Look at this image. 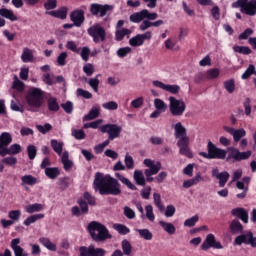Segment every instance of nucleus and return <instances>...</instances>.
I'll list each match as a JSON object with an SVG mask.
<instances>
[{
  "instance_id": "obj_1",
  "label": "nucleus",
  "mask_w": 256,
  "mask_h": 256,
  "mask_svg": "<svg viewBox=\"0 0 256 256\" xmlns=\"http://www.w3.org/2000/svg\"><path fill=\"white\" fill-rule=\"evenodd\" d=\"M93 186L95 191L99 189L100 195H121V184L111 175L103 176L101 172H97Z\"/></svg>"
},
{
  "instance_id": "obj_2",
  "label": "nucleus",
  "mask_w": 256,
  "mask_h": 256,
  "mask_svg": "<svg viewBox=\"0 0 256 256\" xmlns=\"http://www.w3.org/2000/svg\"><path fill=\"white\" fill-rule=\"evenodd\" d=\"M159 17L157 12H149L147 9H143L140 12H136L130 15V21L132 23H142L139 25L140 31H147V29L153 27V22Z\"/></svg>"
},
{
  "instance_id": "obj_3",
  "label": "nucleus",
  "mask_w": 256,
  "mask_h": 256,
  "mask_svg": "<svg viewBox=\"0 0 256 256\" xmlns=\"http://www.w3.org/2000/svg\"><path fill=\"white\" fill-rule=\"evenodd\" d=\"M88 231L94 241H107V239L113 237L109 233V229L97 221H92L88 224Z\"/></svg>"
},
{
  "instance_id": "obj_4",
  "label": "nucleus",
  "mask_w": 256,
  "mask_h": 256,
  "mask_svg": "<svg viewBox=\"0 0 256 256\" xmlns=\"http://www.w3.org/2000/svg\"><path fill=\"white\" fill-rule=\"evenodd\" d=\"M45 102V92L41 88H31L26 95V103L32 109H40Z\"/></svg>"
},
{
  "instance_id": "obj_5",
  "label": "nucleus",
  "mask_w": 256,
  "mask_h": 256,
  "mask_svg": "<svg viewBox=\"0 0 256 256\" xmlns=\"http://www.w3.org/2000/svg\"><path fill=\"white\" fill-rule=\"evenodd\" d=\"M207 152H199L200 157H204V159H227V150L217 147L211 141L207 144Z\"/></svg>"
},
{
  "instance_id": "obj_6",
  "label": "nucleus",
  "mask_w": 256,
  "mask_h": 256,
  "mask_svg": "<svg viewBox=\"0 0 256 256\" xmlns=\"http://www.w3.org/2000/svg\"><path fill=\"white\" fill-rule=\"evenodd\" d=\"M232 9H239L241 13L253 17L256 15V0H237L232 3Z\"/></svg>"
},
{
  "instance_id": "obj_7",
  "label": "nucleus",
  "mask_w": 256,
  "mask_h": 256,
  "mask_svg": "<svg viewBox=\"0 0 256 256\" xmlns=\"http://www.w3.org/2000/svg\"><path fill=\"white\" fill-rule=\"evenodd\" d=\"M169 101V111L173 117H183L187 105L183 99H177L175 96H170Z\"/></svg>"
},
{
  "instance_id": "obj_8",
  "label": "nucleus",
  "mask_w": 256,
  "mask_h": 256,
  "mask_svg": "<svg viewBox=\"0 0 256 256\" xmlns=\"http://www.w3.org/2000/svg\"><path fill=\"white\" fill-rule=\"evenodd\" d=\"M143 164L145 165V167H148V169L144 171L146 182L153 183V181H155L153 175H157V173L161 171V162H155L151 159H144Z\"/></svg>"
},
{
  "instance_id": "obj_9",
  "label": "nucleus",
  "mask_w": 256,
  "mask_h": 256,
  "mask_svg": "<svg viewBox=\"0 0 256 256\" xmlns=\"http://www.w3.org/2000/svg\"><path fill=\"white\" fill-rule=\"evenodd\" d=\"M87 33L92 37L95 43H105L107 40V30H105L99 23H95L89 27Z\"/></svg>"
},
{
  "instance_id": "obj_10",
  "label": "nucleus",
  "mask_w": 256,
  "mask_h": 256,
  "mask_svg": "<svg viewBox=\"0 0 256 256\" xmlns=\"http://www.w3.org/2000/svg\"><path fill=\"white\" fill-rule=\"evenodd\" d=\"M101 133H107L108 139L113 141L114 139H118L121 137V131L123 128L117 124H105L100 127Z\"/></svg>"
},
{
  "instance_id": "obj_11",
  "label": "nucleus",
  "mask_w": 256,
  "mask_h": 256,
  "mask_svg": "<svg viewBox=\"0 0 256 256\" xmlns=\"http://www.w3.org/2000/svg\"><path fill=\"white\" fill-rule=\"evenodd\" d=\"M252 152L251 151H246V152H241L237 148L230 147L228 148V155L226 158V161H245V159H249L251 157Z\"/></svg>"
},
{
  "instance_id": "obj_12",
  "label": "nucleus",
  "mask_w": 256,
  "mask_h": 256,
  "mask_svg": "<svg viewBox=\"0 0 256 256\" xmlns=\"http://www.w3.org/2000/svg\"><path fill=\"white\" fill-rule=\"evenodd\" d=\"M136 209H138L140 215V219H148L150 223L155 222V212H153V206L151 204L146 205L143 209L141 203L136 204Z\"/></svg>"
},
{
  "instance_id": "obj_13",
  "label": "nucleus",
  "mask_w": 256,
  "mask_h": 256,
  "mask_svg": "<svg viewBox=\"0 0 256 256\" xmlns=\"http://www.w3.org/2000/svg\"><path fill=\"white\" fill-rule=\"evenodd\" d=\"M111 10H113V6L109 4L103 5V4L93 3L90 5V13L94 17H97V15H99V17H105V15H107V11H111Z\"/></svg>"
},
{
  "instance_id": "obj_14",
  "label": "nucleus",
  "mask_w": 256,
  "mask_h": 256,
  "mask_svg": "<svg viewBox=\"0 0 256 256\" xmlns=\"http://www.w3.org/2000/svg\"><path fill=\"white\" fill-rule=\"evenodd\" d=\"M152 85L157 87L158 89H162V91H167L168 93H172V95H177L181 90V87L177 84H165L159 80L152 81Z\"/></svg>"
},
{
  "instance_id": "obj_15",
  "label": "nucleus",
  "mask_w": 256,
  "mask_h": 256,
  "mask_svg": "<svg viewBox=\"0 0 256 256\" xmlns=\"http://www.w3.org/2000/svg\"><path fill=\"white\" fill-rule=\"evenodd\" d=\"M211 247L214 249H223V245L215 240V235L208 234L205 241L201 245V249H203V251H207L208 249H211Z\"/></svg>"
},
{
  "instance_id": "obj_16",
  "label": "nucleus",
  "mask_w": 256,
  "mask_h": 256,
  "mask_svg": "<svg viewBox=\"0 0 256 256\" xmlns=\"http://www.w3.org/2000/svg\"><path fill=\"white\" fill-rule=\"evenodd\" d=\"M70 21L74 23L75 27H81L85 23V10L77 9L70 13Z\"/></svg>"
},
{
  "instance_id": "obj_17",
  "label": "nucleus",
  "mask_w": 256,
  "mask_h": 256,
  "mask_svg": "<svg viewBox=\"0 0 256 256\" xmlns=\"http://www.w3.org/2000/svg\"><path fill=\"white\" fill-rule=\"evenodd\" d=\"M174 136L177 141H186L189 139V136H187V128H185L181 122L174 125Z\"/></svg>"
},
{
  "instance_id": "obj_18",
  "label": "nucleus",
  "mask_w": 256,
  "mask_h": 256,
  "mask_svg": "<svg viewBox=\"0 0 256 256\" xmlns=\"http://www.w3.org/2000/svg\"><path fill=\"white\" fill-rule=\"evenodd\" d=\"M190 139L177 141V147H179V154L188 157V159H193V152L189 148Z\"/></svg>"
},
{
  "instance_id": "obj_19",
  "label": "nucleus",
  "mask_w": 256,
  "mask_h": 256,
  "mask_svg": "<svg viewBox=\"0 0 256 256\" xmlns=\"http://www.w3.org/2000/svg\"><path fill=\"white\" fill-rule=\"evenodd\" d=\"M212 177H215L216 179L219 180V187H225L227 185V181H229V172L224 171V172H219V169L214 168L212 170Z\"/></svg>"
},
{
  "instance_id": "obj_20",
  "label": "nucleus",
  "mask_w": 256,
  "mask_h": 256,
  "mask_svg": "<svg viewBox=\"0 0 256 256\" xmlns=\"http://www.w3.org/2000/svg\"><path fill=\"white\" fill-rule=\"evenodd\" d=\"M20 243H21L20 238H14L10 242V247L14 253V256H29V253L25 252V249L19 246Z\"/></svg>"
},
{
  "instance_id": "obj_21",
  "label": "nucleus",
  "mask_w": 256,
  "mask_h": 256,
  "mask_svg": "<svg viewBox=\"0 0 256 256\" xmlns=\"http://www.w3.org/2000/svg\"><path fill=\"white\" fill-rule=\"evenodd\" d=\"M231 215L237 217L243 223H249V212L245 208L237 207L231 210Z\"/></svg>"
},
{
  "instance_id": "obj_22",
  "label": "nucleus",
  "mask_w": 256,
  "mask_h": 256,
  "mask_svg": "<svg viewBox=\"0 0 256 256\" xmlns=\"http://www.w3.org/2000/svg\"><path fill=\"white\" fill-rule=\"evenodd\" d=\"M13 141V137L9 134V132H3L0 135V155L5 151L6 148L11 145Z\"/></svg>"
},
{
  "instance_id": "obj_23",
  "label": "nucleus",
  "mask_w": 256,
  "mask_h": 256,
  "mask_svg": "<svg viewBox=\"0 0 256 256\" xmlns=\"http://www.w3.org/2000/svg\"><path fill=\"white\" fill-rule=\"evenodd\" d=\"M68 12H69V8H67L66 6H63L58 10L46 12V15H50V17H55L56 19L65 20L67 19Z\"/></svg>"
},
{
  "instance_id": "obj_24",
  "label": "nucleus",
  "mask_w": 256,
  "mask_h": 256,
  "mask_svg": "<svg viewBox=\"0 0 256 256\" xmlns=\"http://www.w3.org/2000/svg\"><path fill=\"white\" fill-rule=\"evenodd\" d=\"M229 229L232 235H240L243 233V224L238 219H234L230 222Z\"/></svg>"
},
{
  "instance_id": "obj_25",
  "label": "nucleus",
  "mask_w": 256,
  "mask_h": 256,
  "mask_svg": "<svg viewBox=\"0 0 256 256\" xmlns=\"http://www.w3.org/2000/svg\"><path fill=\"white\" fill-rule=\"evenodd\" d=\"M22 148L19 144H12L10 147L6 148L4 152L0 155L1 157H5L6 155H19L21 153Z\"/></svg>"
},
{
  "instance_id": "obj_26",
  "label": "nucleus",
  "mask_w": 256,
  "mask_h": 256,
  "mask_svg": "<svg viewBox=\"0 0 256 256\" xmlns=\"http://www.w3.org/2000/svg\"><path fill=\"white\" fill-rule=\"evenodd\" d=\"M131 37V30L127 28L116 29L115 39L116 41H123V39H129Z\"/></svg>"
},
{
  "instance_id": "obj_27",
  "label": "nucleus",
  "mask_w": 256,
  "mask_h": 256,
  "mask_svg": "<svg viewBox=\"0 0 256 256\" xmlns=\"http://www.w3.org/2000/svg\"><path fill=\"white\" fill-rule=\"evenodd\" d=\"M21 60L23 63H33L35 61V56L33 55V50L29 48H23Z\"/></svg>"
},
{
  "instance_id": "obj_28",
  "label": "nucleus",
  "mask_w": 256,
  "mask_h": 256,
  "mask_svg": "<svg viewBox=\"0 0 256 256\" xmlns=\"http://www.w3.org/2000/svg\"><path fill=\"white\" fill-rule=\"evenodd\" d=\"M37 183H39V179L35 178L33 175H24L21 177L22 187H25V185L33 187V185H37Z\"/></svg>"
},
{
  "instance_id": "obj_29",
  "label": "nucleus",
  "mask_w": 256,
  "mask_h": 256,
  "mask_svg": "<svg viewBox=\"0 0 256 256\" xmlns=\"http://www.w3.org/2000/svg\"><path fill=\"white\" fill-rule=\"evenodd\" d=\"M133 179H134L136 185H139L140 187H145L146 180H145V175L143 174V171L135 170Z\"/></svg>"
},
{
  "instance_id": "obj_30",
  "label": "nucleus",
  "mask_w": 256,
  "mask_h": 256,
  "mask_svg": "<svg viewBox=\"0 0 256 256\" xmlns=\"http://www.w3.org/2000/svg\"><path fill=\"white\" fill-rule=\"evenodd\" d=\"M60 157L63 163L64 170L71 171V169L73 168V161L69 160V152L64 151Z\"/></svg>"
},
{
  "instance_id": "obj_31",
  "label": "nucleus",
  "mask_w": 256,
  "mask_h": 256,
  "mask_svg": "<svg viewBox=\"0 0 256 256\" xmlns=\"http://www.w3.org/2000/svg\"><path fill=\"white\" fill-rule=\"evenodd\" d=\"M39 243L43 245L48 251H57V246L51 242V240L47 237L39 238Z\"/></svg>"
},
{
  "instance_id": "obj_32",
  "label": "nucleus",
  "mask_w": 256,
  "mask_h": 256,
  "mask_svg": "<svg viewBox=\"0 0 256 256\" xmlns=\"http://www.w3.org/2000/svg\"><path fill=\"white\" fill-rule=\"evenodd\" d=\"M203 178L201 177V173L196 174V176L190 180H185L183 182L184 189H189V187H193V185H197Z\"/></svg>"
},
{
  "instance_id": "obj_33",
  "label": "nucleus",
  "mask_w": 256,
  "mask_h": 256,
  "mask_svg": "<svg viewBox=\"0 0 256 256\" xmlns=\"http://www.w3.org/2000/svg\"><path fill=\"white\" fill-rule=\"evenodd\" d=\"M100 113H101V109L94 106L89 111V113L84 116L83 121H91L93 119H97Z\"/></svg>"
},
{
  "instance_id": "obj_34",
  "label": "nucleus",
  "mask_w": 256,
  "mask_h": 256,
  "mask_svg": "<svg viewBox=\"0 0 256 256\" xmlns=\"http://www.w3.org/2000/svg\"><path fill=\"white\" fill-rule=\"evenodd\" d=\"M115 177L123 183V185H126L128 189H131L132 191H137V186L135 184H132L128 178H125V176L121 175L120 173H116Z\"/></svg>"
},
{
  "instance_id": "obj_35",
  "label": "nucleus",
  "mask_w": 256,
  "mask_h": 256,
  "mask_svg": "<svg viewBox=\"0 0 256 256\" xmlns=\"http://www.w3.org/2000/svg\"><path fill=\"white\" fill-rule=\"evenodd\" d=\"M63 142L62 141H57L55 139L51 140V147L53 149V151H55V153H57V155H59V157H61L63 155Z\"/></svg>"
},
{
  "instance_id": "obj_36",
  "label": "nucleus",
  "mask_w": 256,
  "mask_h": 256,
  "mask_svg": "<svg viewBox=\"0 0 256 256\" xmlns=\"http://www.w3.org/2000/svg\"><path fill=\"white\" fill-rule=\"evenodd\" d=\"M221 75V70L218 68H211L206 71L205 79L208 81H211L213 79H217Z\"/></svg>"
},
{
  "instance_id": "obj_37",
  "label": "nucleus",
  "mask_w": 256,
  "mask_h": 256,
  "mask_svg": "<svg viewBox=\"0 0 256 256\" xmlns=\"http://www.w3.org/2000/svg\"><path fill=\"white\" fill-rule=\"evenodd\" d=\"M121 247H122L123 255H127V256L131 255L133 251V246L131 245V242H129V240L127 239L122 240Z\"/></svg>"
},
{
  "instance_id": "obj_38",
  "label": "nucleus",
  "mask_w": 256,
  "mask_h": 256,
  "mask_svg": "<svg viewBox=\"0 0 256 256\" xmlns=\"http://www.w3.org/2000/svg\"><path fill=\"white\" fill-rule=\"evenodd\" d=\"M159 225H160V227H162V229H164V231H166V233H168L169 235H174L176 229H175V225H173V223L160 221Z\"/></svg>"
},
{
  "instance_id": "obj_39",
  "label": "nucleus",
  "mask_w": 256,
  "mask_h": 256,
  "mask_svg": "<svg viewBox=\"0 0 256 256\" xmlns=\"http://www.w3.org/2000/svg\"><path fill=\"white\" fill-rule=\"evenodd\" d=\"M153 199H154V205L159 209L161 213L165 211V205H163V201H161V194L155 192L153 194Z\"/></svg>"
},
{
  "instance_id": "obj_40",
  "label": "nucleus",
  "mask_w": 256,
  "mask_h": 256,
  "mask_svg": "<svg viewBox=\"0 0 256 256\" xmlns=\"http://www.w3.org/2000/svg\"><path fill=\"white\" fill-rule=\"evenodd\" d=\"M137 233L140 235L141 239H144L145 241H151L153 239V233L147 229H136Z\"/></svg>"
},
{
  "instance_id": "obj_41",
  "label": "nucleus",
  "mask_w": 256,
  "mask_h": 256,
  "mask_svg": "<svg viewBox=\"0 0 256 256\" xmlns=\"http://www.w3.org/2000/svg\"><path fill=\"white\" fill-rule=\"evenodd\" d=\"M223 86L225 91H227V93H229L230 95L235 93V79L231 78L229 80L224 81Z\"/></svg>"
},
{
  "instance_id": "obj_42",
  "label": "nucleus",
  "mask_w": 256,
  "mask_h": 256,
  "mask_svg": "<svg viewBox=\"0 0 256 256\" xmlns=\"http://www.w3.org/2000/svg\"><path fill=\"white\" fill-rule=\"evenodd\" d=\"M0 15H1V17H4L5 19H9L10 21H17V17L13 13V11L9 10L7 8L0 9Z\"/></svg>"
},
{
  "instance_id": "obj_43",
  "label": "nucleus",
  "mask_w": 256,
  "mask_h": 256,
  "mask_svg": "<svg viewBox=\"0 0 256 256\" xmlns=\"http://www.w3.org/2000/svg\"><path fill=\"white\" fill-rule=\"evenodd\" d=\"M26 213H39V211H43V205L40 203L30 204L25 207Z\"/></svg>"
},
{
  "instance_id": "obj_44",
  "label": "nucleus",
  "mask_w": 256,
  "mask_h": 256,
  "mask_svg": "<svg viewBox=\"0 0 256 256\" xmlns=\"http://www.w3.org/2000/svg\"><path fill=\"white\" fill-rule=\"evenodd\" d=\"M44 218H45V214H35L32 216H29L24 220V225H26V227H29V225L35 223L36 221H39V219H44Z\"/></svg>"
},
{
  "instance_id": "obj_45",
  "label": "nucleus",
  "mask_w": 256,
  "mask_h": 256,
  "mask_svg": "<svg viewBox=\"0 0 256 256\" xmlns=\"http://www.w3.org/2000/svg\"><path fill=\"white\" fill-rule=\"evenodd\" d=\"M99 77H101V75L98 74L88 81V85L91 87V89H93L94 93H99Z\"/></svg>"
},
{
  "instance_id": "obj_46",
  "label": "nucleus",
  "mask_w": 256,
  "mask_h": 256,
  "mask_svg": "<svg viewBox=\"0 0 256 256\" xmlns=\"http://www.w3.org/2000/svg\"><path fill=\"white\" fill-rule=\"evenodd\" d=\"M45 175L49 179H57V177H59V175H60L59 168H57V167L46 168Z\"/></svg>"
},
{
  "instance_id": "obj_47",
  "label": "nucleus",
  "mask_w": 256,
  "mask_h": 256,
  "mask_svg": "<svg viewBox=\"0 0 256 256\" xmlns=\"http://www.w3.org/2000/svg\"><path fill=\"white\" fill-rule=\"evenodd\" d=\"M233 51L235 53H240L241 55H251L252 50L249 48V46H233Z\"/></svg>"
},
{
  "instance_id": "obj_48",
  "label": "nucleus",
  "mask_w": 256,
  "mask_h": 256,
  "mask_svg": "<svg viewBox=\"0 0 256 256\" xmlns=\"http://www.w3.org/2000/svg\"><path fill=\"white\" fill-rule=\"evenodd\" d=\"M154 107L156 110H158L162 113H165V111H167V104L159 98H156L154 100Z\"/></svg>"
},
{
  "instance_id": "obj_49",
  "label": "nucleus",
  "mask_w": 256,
  "mask_h": 256,
  "mask_svg": "<svg viewBox=\"0 0 256 256\" xmlns=\"http://www.w3.org/2000/svg\"><path fill=\"white\" fill-rule=\"evenodd\" d=\"M125 167L128 170L135 169V161L133 160V156L129 155V153H126L124 158Z\"/></svg>"
},
{
  "instance_id": "obj_50",
  "label": "nucleus",
  "mask_w": 256,
  "mask_h": 256,
  "mask_svg": "<svg viewBox=\"0 0 256 256\" xmlns=\"http://www.w3.org/2000/svg\"><path fill=\"white\" fill-rule=\"evenodd\" d=\"M12 89H16L17 91H24L25 90V83L19 80L17 75L14 76V82L12 84Z\"/></svg>"
},
{
  "instance_id": "obj_51",
  "label": "nucleus",
  "mask_w": 256,
  "mask_h": 256,
  "mask_svg": "<svg viewBox=\"0 0 256 256\" xmlns=\"http://www.w3.org/2000/svg\"><path fill=\"white\" fill-rule=\"evenodd\" d=\"M47 103H48L49 111H54V112L59 111V103L57 102L56 98L50 97Z\"/></svg>"
},
{
  "instance_id": "obj_52",
  "label": "nucleus",
  "mask_w": 256,
  "mask_h": 256,
  "mask_svg": "<svg viewBox=\"0 0 256 256\" xmlns=\"http://www.w3.org/2000/svg\"><path fill=\"white\" fill-rule=\"evenodd\" d=\"M113 227L120 235H128V233H131V230L123 224H114Z\"/></svg>"
},
{
  "instance_id": "obj_53",
  "label": "nucleus",
  "mask_w": 256,
  "mask_h": 256,
  "mask_svg": "<svg viewBox=\"0 0 256 256\" xmlns=\"http://www.w3.org/2000/svg\"><path fill=\"white\" fill-rule=\"evenodd\" d=\"M143 40L141 39V36L137 34L136 36L129 39V45L131 47H141L143 45Z\"/></svg>"
},
{
  "instance_id": "obj_54",
  "label": "nucleus",
  "mask_w": 256,
  "mask_h": 256,
  "mask_svg": "<svg viewBox=\"0 0 256 256\" xmlns=\"http://www.w3.org/2000/svg\"><path fill=\"white\" fill-rule=\"evenodd\" d=\"M103 109L106 111H117L119 109V104L115 101H109L102 104Z\"/></svg>"
},
{
  "instance_id": "obj_55",
  "label": "nucleus",
  "mask_w": 256,
  "mask_h": 256,
  "mask_svg": "<svg viewBox=\"0 0 256 256\" xmlns=\"http://www.w3.org/2000/svg\"><path fill=\"white\" fill-rule=\"evenodd\" d=\"M80 57L83 61L87 62L89 61V55H91V49H89L88 46H84L81 48V51H79Z\"/></svg>"
},
{
  "instance_id": "obj_56",
  "label": "nucleus",
  "mask_w": 256,
  "mask_h": 256,
  "mask_svg": "<svg viewBox=\"0 0 256 256\" xmlns=\"http://www.w3.org/2000/svg\"><path fill=\"white\" fill-rule=\"evenodd\" d=\"M245 135H247V132L245 131V129L241 128L238 130H234V134L232 136L234 141L238 143V141H241V138L245 137Z\"/></svg>"
},
{
  "instance_id": "obj_57",
  "label": "nucleus",
  "mask_w": 256,
  "mask_h": 256,
  "mask_svg": "<svg viewBox=\"0 0 256 256\" xmlns=\"http://www.w3.org/2000/svg\"><path fill=\"white\" fill-rule=\"evenodd\" d=\"M83 197H84V200L87 201L88 205H91L92 207H95V205H97L95 196L91 195V193L85 192Z\"/></svg>"
},
{
  "instance_id": "obj_58",
  "label": "nucleus",
  "mask_w": 256,
  "mask_h": 256,
  "mask_svg": "<svg viewBox=\"0 0 256 256\" xmlns=\"http://www.w3.org/2000/svg\"><path fill=\"white\" fill-rule=\"evenodd\" d=\"M2 163H4V165H9L10 167H15V165H17V157H5L2 159Z\"/></svg>"
},
{
  "instance_id": "obj_59",
  "label": "nucleus",
  "mask_w": 256,
  "mask_h": 256,
  "mask_svg": "<svg viewBox=\"0 0 256 256\" xmlns=\"http://www.w3.org/2000/svg\"><path fill=\"white\" fill-rule=\"evenodd\" d=\"M91 256H105L107 251L103 248H95L94 245H91Z\"/></svg>"
},
{
  "instance_id": "obj_60",
  "label": "nucleus",
  "mask_w": 256,
  "mask_h": 256,
  "mask_svg": "<svg viewBox=\"0 0 256 256\" xmlns=\"http://www.w3.org/2000/svg\"><path fill=\"white\" fill-rule=\"evenodd\" d=\"M9 219H11L13 222L14 221H19L21 219V210H11L8 213Z\"/></svg>"
},
{
  "instance_id": "obj_61",
  "label": "nucleus",
  "mask_w": 256,
  "mask_h": 256,
  "mask_svg": "<svg viewBox=\"0 0 256 256\" xmlns=\"http://www.w3.org/2000/svg\"><path fill=\"white\" fill-rule=\"evenodd\" d=\"M44 9H46V11L57 9V0H46L44 3Z\"/></svg>"
},
{
  "instance_id": "obj_62",
  "label": "nucleus",
  "mask_w": 256,
  "mask_h": 256,
  "mask_svg": "<svg viewBox=\"0 0 256 256\" xmlns=\"http://www.w3.org/2000/svg\"><path fill=\"white\" fill-rule=\"evenodd\" d=\"M129 53H131V47H129V46L122 47V48L118 49V51H117V55L121 59H123V57H127V55H129Z\"/></svg>"
},
{
  "instance_id": "obj_63",
  "label": "nucleus",
  "mask_w": 256,
  "mask_h": 256,
  "mask_svg": "<svg viewBox=\"0 0 256 256\" xmlns=\"http://www.w3.org/2000/svg\"><path fill=\"white\" fill-rule=\"evenodd\" d=\"M72 137L78 139V141H81L85 139V132L83 130H77V129H72Z\"/></svg>"
},
{
  "instance_id": "obj_64",
  "label": "nucleus",
  "mask_w": 256,
  "mask_h": 256,
  "mask_svg": "<svg viewBox=\"0 0 256 256\" xmlns=\"http://www.w3.org/2000/svg\"><path fill=\"white\" fill-rule=\"evenodd\" d=\"M80 256H91V245L89 247L81 246L79 248Z\"/></svg>"
}]
</instances>
